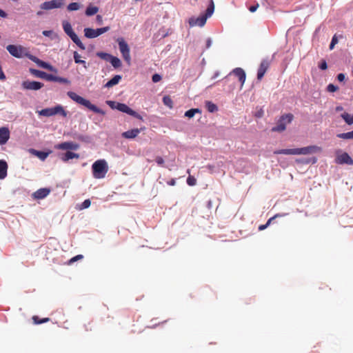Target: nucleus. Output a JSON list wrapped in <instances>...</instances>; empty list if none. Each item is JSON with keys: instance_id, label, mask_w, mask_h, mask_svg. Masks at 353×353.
<instances>
[{"instance_id": "50", "label": "nucleus", "mask_w": 353, "mask_h": 353, "mask_svg": "<svg viewBox=\"0 0 353 353\" xmlns=\"http://www.w3.org/2000/svg\"><path fill=\"white\" fill-rule=\"evenodd\" d=\"M259 8V3H256L254 6H252L249 8V10L251 12H255L257 8Z\"/></svg>"}, {"instance_id": "13", "label": "nucleus", "mask_w": 353, "mask_h": 353, "mask_svg": "<svg viewBox=\"0 0 353 353\" xmlns=\"http://www.w3.org/2000/svg\"><path fill=\"white\" fill-rule=\"evenodd\" d=\"M67 94L71 99H72L77 103L83 105L86 108H88V100L83 99V97L79 96L77 94L72 91L68 92Z\"/></svg>"}, {"instance_id": "15", "label": "nucleus", "mask_w": 353, "mask_h": 353, "mask_svg": "<svg viewBox=\"0 0 353 353\" xmlns=\"http://www.w3.org/2000/svg\"><path fill=\"white\" fill-rule=\"evenodd\" d=\"M269 62L267 60H263L259 65V68L258 69V72H257V79L258 80H261L262 78L263 77L265 73L266 72V71L268 70V68H269Z\"/></svg>"}, {"instance_id": "45", "label": "nucleus", "mask_w": 353, "mask_h": 353, "mask_svg": "<svg viewBox=\"0 0 353 353\" xmlns=\"http://www.w3.org/2000/svg\"><path fill=\"white\" fill-rule=\"evenodd\" d=\"M98 12V8L90 6V16L95 14Z\"/></svg>"}, {"instance_id": "26", "label": "nucleus", "mask_w": 353, "mask_h": 353, "mask_svg": "<svg viewBox=\"0 0 353 353\" xmlns=\"http://www.w3.org/2000/svg\"><path fill=\"white\" fill-rule=\"evenodd\" d=\"M341 117L344 119L347 124L351 125L353 123V115H351L347 112H344L341 114Z\"/></svg>"}, {"instance_id": "33", "label": "nucleus", "mask_w": 353, "mask_h": 353, "mask_svg": "<svg viewBox=\"0 0 353 353\" xmlns=\"http://www.w3.org/2000/svg\"><path fill=\"white\" fill-rule=\"evenodd\" d=\"M32 319L34 324H41L43 323H47L50 321L49 318H43L40 319L38 316H33Z\"/></svg>"}, {"instance_id": "38", "label": "nucleus", "mask_w": 353, "mask_h": 353, "mask_svg": "<svg viewBox=\"0 0 353 353\" xmlns=\"http://www.w3.org/2000/svg\"><path fill=\"white\" fill-rule=\"evenodd\" d=\"M338 90H339V87L332 83H330L327 86V91L330 92H334L337 91Z\"/></svg>"}, {"instance_id": "10", "label": "nucleus", "mask_w": 353, "mask_h": 353, "mask_svg": "<svg viewBox=\"0 0 353 353\" xmlns=\"http://www.w3.org/2000/svg\"><path fill=\"white\" fill-rule=\"evenodd\" d=\"M335 162L337 164H347L351 165H353V159L347 152L337 154L335 159Z\"/></svg>"}, {"instance_id": "39", "label": "nucleus", "mask_w": 353, "mask_h": 353, "mask_svg": "<svg viewBox=\"0 0 353 353\" xmlns=\"http://www.w3.org/2000/svg\"><path fill=\"white\" fill-rule=\"evenodd\" d=\"M187 183L190 186L195 185L196 183V180L194 176H189L187 179Z\"/></svg>"}, {"instance_id": "64", "label": "nucleus", "mask_w": 353, "mask_h": 353, "mask_svg": "<svg viewBox=\"0 0 353 353\" xmlns=\"http://www.w3.org/2000/svg\"><path fill=\"white\" fill-rule=\"evenodd\" d=\"M210 43H211V41H210V40L209 39V40L208 41V43H207L208 47H209V46H210Z\"/></svg>"}, {"instance_id": "28", "label": "nucleus", "mask_w": 353, "mask_h": 353, "mask_svg": "<svg viewBox=\"0 0 353 353\" xmlns=\"http://www.w3.org/2000/svg\"><path fill=\"white\" fill-rule=\"evenodd\" d=\"M205 107L210 112H214L218 110L216 105L211 101H206Z\"/></svg>"}, {"instance_id": "35", "label": "nucleus", "mask_w": 353, "mask_h": 353, "mask_svg": "<svg viewBox=\"0 0 353 353\" xmlns=\"http://www.w3.org/2000/svg\"><path fill=\"white\" fill-rule=\"evenodd\" d=\"M80 8H81V4L79 3L74 2V3H70L68 6L67 9L68 11H74V10H79Z\"/></svg>"}, {"instance_id": "58", "label": "nucleus", "mask_w": 353, "mask_h": 353, "mask_svg": "<svg viewBox=\"0 0 353 353\" xmlns=\"http://www.w3.org/2000/svg\"><path fill=\"white\" fill-rule=\"evenodd\" d=\"M342 110H343V107H341V106H337L336 108V111H341Z\"/></svg>"}, {"instance_id": "62", "label": "nucleus", "mask_w": 353, "mask_h": 353, "mask_svg": "<svg viewBox=\"0 0 353 353\" xmlns=\"http://www.w3.org/2000/svg\"><path fill=\"white\" fill-rule=\"evenodd\" d=\"M97 18L98 21H101V16L97 15Z\"/></svg>"}, {"instance_id": "14", "label": "nucleus", "mask_w": 353, "mask_h": 353, "mask_svg": "<svg viewBox=\"0 0 353 353\" xmlns=\"http://www.w3.org/2000/svg\"><path fill=\"white\" fill-rule=\"evenodd\" d=\"M232 74L238 78L241 83V87L242 88L246 79L245 71L241 68H236L230 72V74Z\"/></svg>"}, {"instance_id": "2", "label": "nucleus", "mask_w": 353, "mask_h": 353, "mask_svg": "<svg viewBox=\"0 0 353 353\" xmlns=\"http://www.w3.org/2000/svg\"><path fill=\"white\" fill-rule=\"evenodd\" d=\"M92 170L95 179H103L109 170L108 164L105 159H99L92 164Z\"/></svg>"}, {"instance_id": "22", "label": "nucleus", "mask_w": 353, "mask_h": 353, "mask_svg": "<svg viewBox=\"0 0 353 353\" xmlns=\"http://www.w3.org/2000/svg\"><path fill=\"white\" fill-rule=\"evenodd\" d=\"M121 79V75H115L114 77H112L110 81H108L105 85V88H111L117 84L119 83L120 80Z\"/></svg>"}, {"instance_id": "20", "label": "nucleus", "mask_w": 353, "mask_h": 353, "mask_svg": "<svg viewBox=\"0 0 353 353\" xmlns=\"http://www.w3.org/2000/svg\"><path fill=\"white\" fill-rule=\"evenodd\" d=\"M109 30V27L97 28L96 30L90 28V38L97 37Z\"/></svg>"}, {"instance_id": "60", "label": "nucleus", "mask_w": 353, "mask_h": 353, "mask_svg": "<svg viewBox=\"0 0 353 353\" xmlns=\"http://www.w3.org/2000/svg\"><path fill=\"white\" fill-rule=\"evenodd\" d=\"M335 45L336 44H333V43L331 42L330 44V49L332 50L334 48Z\"/></svg>"}, {"instance_id": "27", "label": "nucleus", "mask_w": 353, "mask_h": 353, "mask_svg": "<svg viewBox=\"0 0 353 353\" xmlns=\"http://www.w3.org/2000/svg\"><path fill=\"white\" fill-rule=\"evenodd\" d=\"M109 62H110L112 66L115 68H119L121 65V60L119 58L114 56H112Z\"/></svg>"}, {"instance_id": "23", "label": "nucleus", "mask_w": 353, "mask_h": 353, "mask_svg": "<svg viewBox=\"0 0 353 353\" xmlns=\"http://www.w3.org/2000/svg\"><path fill=\"white\" fill-rule=\"evenodd\" d=\"M79 155L74 152L67 151L65 154H63L61 157V159L63 161H67L73 158H78Z\"/></svg>"}, {"instance_id": "47", "label": "nucleus", "mask_w": 353, "mask_h": 353, "mask_svg": "<svg viewBox=\"0 0 353 353\" xmlns=\"http://www.w3.org/2000/svg\"><path fill=\"white\" fill-rule=\"evenodd\" d=\"M155 161L157 162V163L158 165H161V166H163V164H164L163 159L161 157H159V156L156 157Z\"/></svg>"}, {"instance_id": "25", "label": "nucleus", "mask_w": 353, "mask_h": 353, "mask_svg": "<svg viewBox=\"0 0 353 353\" xmlns=\"http://www.w3.org/2000/svg\"><path fill=\"white\" fill-rule=\"evenodd\" d=\"M32 152L42 161H44L48 156V152H42V151H37L35 150H32Z\"/></svg>"}, {"instance_id": "41", "label": "nucleus", "mask_w": 353, "mask_h": 353, "mask_svg": "<svg viewBox=\"0 0 353 353\" xmlns=\"http://www.w3.org/2000/svg\"><path fill=\"white\" fill-rule=\"evenodd\" d=\"M38 65L41 68H45V69H48L50 70H52V66L49 63L44 62L41 60L39 61V63L38 64Z\"/></svg>"}, {"instance_id": "44", "label": "nucleus", "mask_w": 353, "mask_h": 353, "mask_svg": "<svg viewBox=\"0 0 353 353\" xmlns=\"http://www.w3.org/2000/svg\"><path fill=\"white\" fill-rule=\"evenodd\" d=\"M152 80L154 83H157L161 80V76L159 74H154L152 77Z\"/></svg>"}, {"instance_id": "18", "label": "nucleus", "mask_w": 353, "mask_h": 353, "mask_svg": "<svg viewBox=\"0 0 353 353\" xmlns=\"http://www.w3.org/2000/svg\"><path fill=\"white\" fill-rule=\"evenodd\" d=\"M50 192L49 188H40L33 194V196L37 199H43L46 197Z\"/></svg>"}, {"instance_id": "40", "label": "nucleus", "mask_w": 353, "mask_h": 353, "mask_svg": "<svg viewBox=\"0 0 353 353\" xmlns=\"http://www.w3.org/2000/svg\"><path fill=\"white\" fill-rule=\"evenodd\" d=\"M81 56L77 52H74V61L77 63H83V64H85V61H83L81 59Z\"/></svg>"}, {"instance_id": "37", "label": "nucleus", "mask_w": 353, "mask_h": 353, "mask_svg": "<svg viewBox=\"0 0 353 353\" xmlns=\"http://www.w3.org/2000/svg\"><path fill=\"white\" fill-rule=\"evenodd\" d=\"M90 110H92L94 112L101 114V115L105 114V112L103 110H101L100 108H97L94 105H92L91 103H90Z\"/></svg>"}, {"instance_id": "8", "label": "nucleus", "mask_w": 353, "mask_h": 353, "mask_svg": "<svg viewBox=\"0 0 353 353\" xmlns=\"http://www.w3.org/2000/svg\"><path fill=\"white\" fill-rule=\"evenodd\" d=\"M6 49L12 56L16 58H21L23 56V52L25 50V48L21 46L15 45H8L6 47Z\"/></svg>"}, {"instance_id": "49", "label": "nucleus", "mask_w": 353, "mask_h": 353, "mask_svg": "<svg viewBox=\"0 0 353 353\" xmlns=\"http://www.w3.org/2000/svg\"><path fill=\"white\" fill-rule=\"evenodd\" d=\"M345 79V74L343 73H340L337 75V79L339 81H343Z\"/></svg>"}, {"instance_id": "30", "label": "nucleus", "mask_w": 353, "mask_h": 353, "mask_svg": "<svg viewBox=\"0 0 353 353\" xmlns=\"http://www.w3.org/2000/svg\"><path fill=\"white\" fill-rule=\"evenodd\" d=\"M337 137L343 139H353V130L348 132L338 134Z\"/></svg>"}, {"instance_id": "51", "label": "nucleus", "mask_w": 353, "mask_h": 353, "mask_svg": "<svg viewBox=\"0 0 353 353\" xmlns=\"http://www.w3.org/2000/svg\"><path fill=\"white\" fill-rule=\"evenodd\" d=\"M6 75L2 70L1 66L0 65V80L4 81L6 79Z\"/></svg>"}, {"instance_id": "7", "label": "nucleus", "mask_w": 353, "mask_h": 353, "mask_svg": "<svg viewBox=\"0 0 353 353\" xmlns=\"http://www.w3.org/2000/svg\"><path fill=\"white\" fill-rule=\"evenodd\" d=\"M119 50L123 55V59L128 62H130V48L128 43L122 39H118Z\"/></svg>"}, {"instance_id": "56", "label": "nucleus", "mask_w": 353, "mask_h": 353, "mask_svg": "<svg viewBox=\"0 0 353 353\" xmlns=\"http://www.w3.org/2000/svg\"><path fill=\"white\" fill-rule=\"evenodd\" d=\"M88 34H89L88 28H84V35H85V37H88Z\"/></svg>"}, {"instance_id": "32", "label": "nucleus", "mask_w": 353, "mask_h": 353, "mask_svg": "<svg viewBox=\"0 0 353 353\" xmlns=\"http://www.w3.org/2000/svg\"><path fill=\"white\" fill-rule=\"evenodd\" d=\"M201 110L199 108H192L185 112V116L188 118H192L194 116L195 113H200Z\"/></svg>"}, {"instance_id": "12", "label": "nucleus", "mask_w": 353, "mask_h": 353, "mask_svg": "<svg viewBox=\"0 0 353 353\" xmlns=\"http://www.w3.org/2000/svg\"><path fill=\"white\" fill-rule=\"evenodd\" d=\"M30 72L34 76L41 78V79H46L49 81H52L53 80L55 79L54 75H52L51 74H48L43 71H41V70H36V69H30Z\"/></svg>"}, {"instance_id": "57", "label": "nucleus", "mask_w": 353, "mask_h": 353, "mask_svg": "<svg viewBox=\"0 0 353 353\" xmlns=\"http://www.w3.org/2000/svg\"><path fill=\"white\" fill-rule=\"evenodd\" d=\"M0 16L2 17H6V13L1 9H0Z\"/></svg>"}, {"instance_id": "54", "label": "nucleus", "mask_w": 353, "mask_h": 353, "mask_svg": "<svg viewBox=\"0 0 353 353\" xmlns=\"http://www.w3.org/2000/svg\"><path fill=\"white\" fill-rule=\"evenodd\" d=\"M168 185H175L176 184V180L174 179H172L170 181L167 182Z\"/></svg>"}, {"instance_id": "34", "label": "nucleus", "mask_w": 353, "mask_h": 353, "mask_svg": "<svg viewBox=\"0 0 353 353\" xmlns=\"http://www.w3.org/2000/svg\"><path fill=\"white\" fill-rule=\"evenodd\" d=\"M163 102L165 105L172 108L173 106V101L170 96H164L163 98Z\"/></svg>"}, {"instance_id": "19", "label": "nucleus", "mask_w": 353, "mask_h": 353, "mask_svg": "<svg viewBox=\"0 0 353 353\" xmlns=\"http://www.w3.org/2000/svg\"><path fill=\"white\" fill-rule=\"evenodd\" d=\"M141 130L138 128L132 129L122 133V137L125 139H134L138 136Z\"/></svg>"}, {"instance_id": "29", "label": "nucleus", "mask_w": 353, "mask_h": 353, "mask_svg": "<svg viewBox=\"0 0 353 353\" xmlns=\"http://www.w3.org/2000/svg\"><path fill=\"white\" fill-rule=\"evenodd\" d=\"M278 216H280V215L279 214L274 215V216L271 217L270 219H269L267 221V223L264 225H260L259 226V230L261 231V230H265V228H267L270 225V223H272V221L276 217Z\"/></svg>"}, {"instance_id": "17", "label": "nucleus", "mask_w": 353, "mask_h": 353, "mask_svg": "<svg viewBox=\"0 0 353 353\" xmlns=\"http://www.w3.org/2000/svg\"><path fill=\"white\" fill-rule=\"evenodd\" d=\"M10 138V131L8 128H0V145L5 144Z\"/></svg>"}, {"instance_id": "53", "label": "nucleus", "mask_w": 353, "mask_h": 353, "mask_svg": "<svg viewBox=\"0 0 353 353\" xmlns=\"http://www.w3.org/2000/svg\"><path fill=\"white\" fill-rule=\"evenodd\" d=\"M30 59L32 61H33L34 63H36L37 65L39 63V61H41L39 59H38L37 57H33L32 56L30 57Z\"/></svg>"}, {"instance_id": "11", "label": "nucleus", "mask_w": 353, "mask_h": 353, "mask_svg": "<svg viewBox=\"0 0 353 353\" xmlns=\"http://www.w3.org/2000/svg\"><path fill=\"white\" fill-rule=\"evenodd\" d=\"M21 85L23 89L30 90H38L43 86V83L34 81H24Z\"/></svg>"}, {"instance_id": "43", "label": "nucleus", "mask_w": 353, "mask_h": 353, "mask_svg": "<svg viewBox=\"0 0 353 353\" xmlns=\"http://www.w3.org/2000/svg\"><path fill=\"white\" fill-rule=\"evenodd\" d=\"M319 68L322 70H326L327 68L326 61L324 59L321 60V63L319 65Z\"/></svg>"}, {"instance_id": "21", "label": "nucleus", "mask_w": 353, "mask_h": 353, "mask_svg": "<svg viewBox=\"0 0 353 353\" xmlns=\"http://www.w3.org/2000/svg\"><path fill=\"white\" fill-rule=\"evenodd\" d=\"M8 164L3 160H0V179H3L7 176Z\"/></svg>"}, {"instance_id": "48", "label": "nucleus", "mask_w": 353, "mask_h": 353, "mask_svg": "<svg viewBox=\"0 0 353 353\" xmlns=\"http://www.w3.org/2000/svg\"><path fill=\"white\" fill-rule=\"evenodd\" d=\"M88 208V199H85L81 204V207H80V210Z\"/></svg>"}, {"instance_id": "9", "label": "nucleus", "mask_w": 353, "mask_h": 353, "mask_svg": "<svg viewBox=\"0 0 353 353\" xmlns=\"http://www.w3.org/2000/svg\"><path fill=\"white\" fill-rule=\"evenodd\" d=\"M65 0H52L43 3L41 8L44 10H51L61 8L65 5Z\"/></svg>"}, {"instance_id": "42", "label": "nucleus", "mask_w": 353, "mask_h": 353, "mask_svg": "<svg viewBox=\"0 0 353 353\" xmlns=\"http://www.w3.org/2000/svg\"><path fill=\"white\" fill-rule=\"evenodd\" d=\"M54 79H55L53 80L52 81H57V82L63 83H70V81L65 78L54 76Z\"/></svg>"}, {"instance_id": "59", "label": "nucleus", "mask_w": 353, "mask_h": 353, "mask_svg": "<svg viewBox=\"0 0 353 353\" xmlns=\"http://www.w3.org/2000/svg\"><path fill=\"white\" fill-rule=\"evenodd\" d=\"M335 45L336 44H333V43L331 42L330 44V49L332 50L334 48Z\"/></svg>"}, {"instance_id": "36", "label": "nucleus", "mask_w": 353, "mask_h": 353, "mask_svg": "<svg viewBox=\"0 0 353 353\" xmlns=\"http://www.w3.org/2000/svg\"><path fill=\"white\" fill-rule=\"evenodd\" d=\"M97 55L101 58L102 59L106 61H110V58L112 57V55L110 54H108V53H105V52H99L97 53Z\"/></svg>"}, {"instance_id": "16", "label": "nucleus", "mask_w": 353, "mask_h": 353, "mask_svg": "<svg viewBox=\"0 0 353 353\" xmlns=\"http://www.w3.org/2000/svg\"><path fill=\"white\" fill-rule=\"evenodd\" d=\"M55 148L60 150H76L79 148V145L76 143L68 141L59 143Z\"/></svg>"}, {"instance_id": "6", "label": "nucleus", "mask_w": 353, "mask_h": 353, "mask_svg": "<svg viewBox=\"0 0 353 353\" xmlns=\"http://www.w3.org/2000/svg\"><path fill=\"white\" fill-rule=\"evenodd\" d=\"M63 30L71 38L74 43H75L81 48H84L80 39L73 31L71 23H63Z\"/></svg>"}, {"instance_id": "24", "label": "nucleus", "mask_w": 353, "mask_h": 353, "mask_svg": "<svg viewBox=\"0 0 353 353\" xmlns=\"http://www.w3.org/2000/svg\"><path fill=\"white\" fill-rule=\"evenodd\" d=\"M39 114L45 117H51L54 115L53 108H45L39 112Z\"/></svg>"}, {"instance_id": "1", "label": "nucleus", "mask_w": 353, "mask_h": 353, "mask_svg": "<svg viewBox=\"0 0 353 353\" xmlns=\"http://www.w3.org/2000/svg\"><path fill=\"white\" fill-rule=\"evenodd\" d=\"M321 151V148L316 145H310L301 148L294 149H282L275 150L274 154H292V155H299V154H310L313 153L319 152Z\"/></svg>"}, {"instance_id": "4", "label": "nucleus", "mask_w": 353, "mask_h": 353, "mask_svg": "<svg viewBox=\"0 0 353 353\" xmlns=\"http://www.w3.org/2000/svg\"><path fill=\"white\" fill-rule=\"evenodd\" d=\"M293 117V114L290 113L282 115L278 121L276 125L273 127L271 131L278 132H283L286 129L287 123H291Z\"/></svg>"}, {"instance_id": "61", "label": "nucleus", "mask_w": 353, "mask_h": 353, "mask_svg": "<svg viewBox=\"0 0 353 353\" xmlns=\"http://www.w3.org/2000/svg\"><path fill=\"white\" fill-rule=\"evenodd\" d=\"M190 26H192L194 25L195 23H190ZM198 24L199 25V26H200V27H203V26H204V24H205V23H198Z\"/></svg>"}, {"instance_id": "55", "label": "nucleus", "mask_w": 353, "mask_h": 353, "mask_svg": "<svg viewBox=\"0 0 353 353\" xmlns=\"http://www.w3.org/2000/svg\"><path fill=\"white\" fill-rule=\"evenodd\" d=\"M331 42L333 43V44H336L338 43V38L336 34L332 37Z\"/></svg>"}, {"instance_id": "46", "label": "nucleus", "mask_w": 353, "mask_h": 353, "mask_svg": "<svg viewBox=\"0 0 353 353\" xmlns=\"http://www.w3.org/2000/svg\"><path fill=\"white\" fill-rule=\"evenodd\" d=\"M83 258V256L81 254L77 255L76 256L72 258L69 261L68 264H72V263L77 261L79 259H81Z\"/></svg>"}, {"instance_id": "3", "label": "nucleus", "mask_w": 353, "mask_h": 353, "mask_svg": "<svg viewBox=\"0 0 353 353\" xmlns=\"http://www.w3.org/2000/svg\"><path fill=\"white\" fill-rule=\"evenodd\" d=\"M107 103L112 109H117L120 112L126 113L138 119L142 120V117L139 113L131 109L125 103H117L112 101H108Z\"/></svg>"}, {"instance_id": "52", "label": "nucleus", "mask_w": 353, "mask_h": 353, "mask_svg": "<svg viewBox=\"0 0 353 353\" xmlns=\"http://www.w3.org/2000/svg\"><path fill=\"white\" fill-rule=\"evenodd\" d=\"M52 34V31L51 30H44L43 31V34L46 37H50Z\"/></svg>"}, {"instance_id": "5", "label": "nucleus", "mask_w": 353, "mask_h": 353, "mask_svg": "<svg viewBox=\"0 0 353 353\" xmlns=\"http://www.w3.org/2000/svg\"><path fill=\"white\" fill-rule=\"evenodd\" d=\"M214 10V4L211 1L205 12L201 13L196 19L191 18L188 22H205L213 14Z\"/></svg>"}, {"instance_id": "31", "label": "nucleus", "mask_w": 353, "mask_h": 353, "mask_svg": "<svg viewBox=\"0 0 353 353\" xmlns=\"http://www.w3.org/2000/svg\"><path fill=\"white\" fill-rule=\"evenodd\" d=\"M53 110L54 112V115L57 114H60L63 115V117L67 116L66 112L64 110L63 107L61 105H57V106L54 107Z\"/></svg>"}, {"instance_id": "63", "label": "nucleus", "mask_w": 353, "mask_h": 353, "mask_svg": "<svg viewBox=\"0 0 353 353\" xmlns=\"http://www.w3.org/2000/svg\"><path fill=\"white\" fill-rule=\"evenodd\" d=\"M85 13L86 15H88V7L86 8L85 10Z\"/></svg>"}]
</instances>
